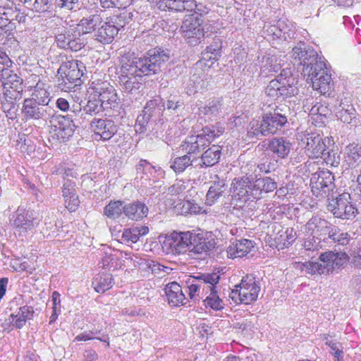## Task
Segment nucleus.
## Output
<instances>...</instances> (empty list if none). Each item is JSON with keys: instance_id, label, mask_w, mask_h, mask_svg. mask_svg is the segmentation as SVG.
Wrapping results in <instances>:
<instances>
[{"instance_id": "nucleus-1", "label": "nucleus", "mask_w": 361, "mask_h": 361, "mask_svg": "<svg viewBox=\"0 0 361 361\" xmlns=\"http://www.w3.org/2000/svg\"><path fill=\"white\" fill-rule=\"evenodd\" d=\"M169 52L161 48L149 50L142 57L123 56L117 71L118 82L127 93L133 94L142 85V75H154L169 61Z\"/></svg>"}, {"instance_id": "nucleus-2", "label": "nucleus", "mask_w": 361, "mask_h": 361, "mask_svg": "<svg viewBox=\"0 0 361 361\" xmlns=\"http://www.w3.org/2000/svg\"><path fill=\"white\" fill-rule=\"evenodd\" d=\"M163 247L167 253L180 255L188 252L190 258L202 259L214 247V244L190 231H173L165 237Z\"/></svg>"}, {"instance_id": "nucleus-3", "label": "nucleus", "mask_w": 361, "mask_h": 361, "mask_svg": "<svg viewBox=\"0 0 361 361\" xmlns=\"http://www.w3.org/2000/svg\"><path fill=\"white\" fill-rule=\"evenodd\" d=\"M319 262H307L302 264V270L310 274H328L343 268L349 257L345 252L329 251L322 253Z\"/></svg>"}, {"instance_id": "nucleus-4", "label": "nucleus", "mask_w": 361, "mask_h": 361, "mask_svg": "<svg viewBox=\"0 0 361 361\" xmlns=\"http://www.w3.org/2000/svg\"><path fill=\"white\" fill-rule=\"evenodd\" d=\"M298 82L290 68H283L276 78L269 82L265 92L269 97L282 101L298 94Z\"/></svg>"}, {"instance_id": "nucleus-5", "label": "nucleus", "mask_w": 361, "mask_h": 361, "mask_svg": "<svg viewBox=\"0 0 361 361\" xmlns=\"http://www.w3.org/2000/svg\"><path fill=\"white\" fill-rule=\"evenodd\" d=\"M261 290L260 283L252 274L243 276L239 284L235 286L229 298L237 304H251L258 298Z\"/></svg>"}, {"instance_id": "nucleus-6", "label": "nucleus", "mask_w": 361, "mask_h": 361, "mask_svg": "<svg viewBox=\"0 0 361 361\" xmlns=\"http://www.w3.org/2000/svg\"><path fill=\"white\" fill-rule=\"evenodd\" d=\"M303 75L307 82H311L312 88L322 94H329L334 89L331 76L329 74L324 61L319 62L310 73Z\"/></svg>"}, {"instance_id": "nucleus-7", "label": "nucleus", "mask_w": 361, "mask_h": 361, "mask_svg": "<svg viewBox=\"0 0 361 361\" xmlns=\"http://www.w3.org/2000/svg\"><path fill=\"white\" fill-rule=\"evenodd\" d=\"M300 140L304 145L305 154L312 159H318L324 152L328 150V146L331 140L329 137H323L322 135L316 132L305 131L300 135Z\"/></svg>"}, {"instance_id": "nucleus-8", "label": "nucleus", "mask_w": 361, "mask_h": 361, "mask_svg": "<svg viewBox=\"0 0 361 361\" xmlns=\"http://www.w3.org/2000/svg\"><path fill=\"white\" fill-rule=\"evenodd\" d=\"M85 66L83 63L78 60L63 61L58 70V74L62 78L67 89L80 86L81 77L84 74Z\"/></svg>"}, {"instance_id": "nucleus-9", "label": "nucleus", "mask_w": 361, "mask_h": 361, "mask_svg": "<svg viewBox=\"0 0 361 361\" xmlns=\"http://www.w3.org/2000/svg\"><path fill=\"white\" fill-rule=\"evenodd\" d=\"M80 32L75 28L60 27L56 29L55 42L57 46L65 49L78 51L85 47Z\"/></svg>"}, {"instance_id": "nucleus-10", "label": "nucleus", "mask_w": 361, "mask_h": 361, "mask_svg": "<svg viewBox=\"0 0 361 361\" xmlns=\"http://www.w3.org/2000/svg\"><path fill=\"white\" fill-rule=\"evenodd\" d=\"M292 57L295 63L302 66V74L310 73L319 62H322L316 51L304 43H300L292 50Z\"/></svg>"}, {"instance_id": "nucleus-11", "label": "nucleus", "mask_w": 361, "mask_h": 361, "mask_svg": "<svg viewBox=\"0 0 361 361\" xmlns=\"http://www.w3.org/2000/svg\"><path fill=\"white\" fill-rule=\"evenodd\" d=\"M350 195L343 193L336 198L329 200L327 209L336 218L342 219H353L357 214V209L350 202Z\"/></svg>"}, {"instance_id": "nucleus-12", "label": "nucleus", "mask_w": 361, "mask_h": 361, "mask_svg": "<svg viewBox=\"0 0 361 361\" xmlns=\"http://www.w3.org/2000/svg\"><path fill=\"white\" fill-rule=\"evenodd\" d=\"M199 16L201 17L199 14L188 16L183 21L180 27L183 37L192 45L200 42V39L204 36V29L202 26V20Z\"/></svg>"}, {"instance_id": "nucleus-13", "label": "nucleus", "mask_w": 361, "mask_h": 361, "mask_svg": "<svg viewBox=\"0 0 361 361\" xmlns=\"http://www.w3.org/2000/svg\"><path fill=\"white\" fill-rule=\"evenodd\" d=\"M334 177L329 171H319L312 175L310 184L313 194L318 198L328 197L334 188Z\"/></svg>"}, {"instance_id": "nucleus-14", "label": "nucleus", "mask_w": 361, "mask_h": 361, "mask_svg": "<svg viewBox=\"0 0 361 361\" xmlns=\"http://www.w3.org/2000/svg\"><path fill=\"white\" fill-rule=\"evenodd\" d=\"M53 114L52 106H44L30 97L25 99L23 102L21 114L25 121L44 119Z\"/></svg>"}, {"instance_id": "nucleus-15", "label": "nucleus", "mask_w": 361, "mask_h": 361, "mask_svg": "<svg viewBox=\"0 0 361 361\" xmlns=\"http://www.w3.org/2000/svg\"><path fill=\"white\" fill-rule=\"evenodd\" d=\"M281 109L276 108L273 111L265 113L262 121L268 134H275L280 130L288 122L287 116L282 113Z\"/></svg>"}, {"instance_id": "nucleus-16", "label": "nucleus", "mask_w": 361, "mask_h": 361, "mask_svg": "<svg viewBox=\"0 0 361 361\" xmlns=\"http://www.w3.org/2000/svg\"><path fill=\"white\" fill-rule=\"evenodd\" d=\"M90 127L103 140H110L118 131L115 122L108 118H94L90 123Z\"/></svg>"}, {"instance_id": "nucleus-17", "label": "nucleus", "mask_w": 361, "mask_h": 361, "mask_svg": "<svg viewBox=\"0 0 361 361\" xmlns=\"http://www.w3.org/2000/svg\"><path fill=\"white\" fill-rule=\"evenodd\" d=\"M116 22L111 18L108 22H103L95 30L94 39L102 44L111 43L117 35L122 25H116Z\"/></svg>"}, {"instance_id": "nucleus-18", "label": "nucleus", "mask_w": 361, "mask_h": 361, "mask_svg": "<svg viewBox=\"0 0 361 361\" xmlns=\"http://www.w3.org/2000/svg\"><path fill=\"white\" fill-rule=\"evenodd\" d=\"M54 125L56 135L58 139L62 142H66L69 137H72L75 130V125L73 121L68 116H57Z\"/></svg>"}, {"instance_id": "nucleus-19", "label": "nucleus", "mask_w": 361, "mask_h": 361, "mask_svg": "<svg viewBox=\"0 0 361 361\" xmlns=\"http://www.w3.org/2000/svg\"><path fill=\"white\" fill-rule=\"evenodd\" d=\"M228 105L221 98L209 100L207 104L199 108V113L212 119L228 113Z\"/></svg>"}, {"instance_id": "nucleus-20", "label": "nucleus", "mask_w": 361, "mask_h": 361, "mask_svg": "<svg viewBox=\"0 0 361 361\" xmlns=\"http://www.w3.org/2000/svg\"><path fill=\"white\" fill-rule=\"evenodd\" d=\"M334 225L328 221L319 216H312L305 224V231L313 235H328L329 238L330 231L334 228Z\"/></svg>"}, {"instance_id": "nucleus-21", "label": "nucleus", "mask_w": 361, "mask_h": 361, "mask_svg": "<svg viewBox=\"0 0 361 361\" xmlns=\"http://www.w3.org/2000/svg\"><path fill=\"white\" fill-rule=\"evenodd\" d=\"M11 225L20 234H24L31 231L35 226L28 212L22 208H18L13 216Z\"/></svg>"}, {"instance_id": "nucleus-22", "label": "nucleus", "mask_w": 361, "mask_h": 361, "mask_svg": "<svg viewBox=\"0 0 361 361\" xmlns=\"http://www.w3.org/2000/svg\"><path fill=\"white\" fill-rule=\"evenodd\" d=\"M292 148V143L286 137H276L272 138L268 144V149L278 158H286Z\"/></svg>"}, {"instance_id": "nucleus-23", "label": "nucleus", "mask_w": 361, "mask_h": 361, "mask_svg": "<svg viewBox=\"0 0 361 361\" xmlns=\"http://www.w3.org/2000/svg\"><path fill=\"white\" fill-rule=\"evenodd\" d=\"M205 137L199 135L188 137L181 145L182 149L186 153V155L195 158V155L200 153L207 146Z\"/></svg>"}, {"instance_id": "nucleus-24", "label": "nucleus", "mask_w": 361, "mask_h": 361, "mask_svg": "<svg viewBox=\"0 0 361 361\" xmlns=\"http://www.w3.org/2000/svg\"><path fill=\"white\" fill-rule=\"evenodd\" d=\"M165 293L169 304L173 307H178L185 304L186 298L182 288L176 282L168 283L165 287Z\"/></svg>"}, {"instance_id": "nucleus-25", "label": "nucleus", "mask_w": 361, "mask_h": 361, "mask_svg": "<svg viewBox=\"0 0 361 361\" xmlns=\"http://www.w3.org/2000/svg\"><path fill=\"white\" fill-rule=\"evenodd\" d=\"M123 214L130 219L138 221L147 217L149 209L142 202L136 201L123 205Z\"/></svg>"}, {"instance_id": "nucleus-26", "label": "nucleus", "mask_w": 361, "mask_h": 361, "mask_svg": "<svg viewBox=\"0 0 361 361\" xmlns=\"http://www.w3.org/2000/svg\"><path fill=\"white\" fill-rule=\"evenodd\" d=\"M34 311L32 307L27 305L22 306L18 309V311L12 313L9 318V323L13 328H23L27 319H31L33 317Z\"/></svg>"}, {"instance_id": "nucleus-27", "label": "nucleus", "mask_w": 361, "mask_h": 361, "mask_svg": "<svg viewBox=\"0 0 361 361\" xmlns=\"http://www.w3.org/2000/svg\"><path fill=\"white\" fill-rule=\"evenodd\" d=\"M99 97L105 110L113 109L117 111L120 107V99L116 90L109 85L99 93Z\"/></svg>"}, {"instance_id": "nucleus-28", "label": "nucleus", "mask_w": 361, "mask_h": 361, "mask_svg": "<svg viewBox=\"0 0 361 361\" xmlns=\"http://www.w3.org/2000/svg\"><path fill=\"white\" fill-rule=\"evenodd\" d=\"M225 180L215 175L212 180L209 190L206 196V202L209 205H212L214 202L222 196L226 190Z\"/></svg>"}, {"instance_id": "nucleus-29", "label": "nucleus", "mask_w": 361, "mask_h": 361, "mask_svg": "<svg viewBox=\"0 0 361 361\" xmlns=\"http://www.w3.org/2000/svg\"><path fill=\"white\" fill-rule=\"evenodd\" d=\"M35 78H38V80L30 98L44 106H52L51 105V97L48 91L47 85L40 81L38 75H35Z\"/></svg>"}, {"instance_id": "nucleus-30", "label": "nucleus", "mask_w": 361, "mask_h": 361, "mask_svg": "<svg viewBox=\"0 0 361 361\" xmlns=\"http://www.w3.org/2000/svg\"><path fill=\"white\" fill-rule=\"evenodd\" d=\"M253 247L254 243L252 240L242 239L230 245L227 248V254L229 257L233 259L243 257L247 255Z\"/></svg>"}, {"instance_id": "nucleus-31", "label": "nucleus", "mask_w": 361, "mask_h": 361, "mask_svg": "<svg viewBox=\"0 0 361 361\" xmlns=\"http://www.w3.org/2000/svg\"><path fill=\"white\" fill-rule=\"evenodd\" d=\"M159 7L178 12L191 11L197 8V4L194 0H163L159 3Z\"/></svg>"}, {"instance_id": "nucleus-32", "label": "nucleus", "mask_w": 361, "mask_h": 361, "mask_svg": "<svg viewBox=\"0 0 361 361\" xmlns=\"http://www.w3.org/2000/svg\"><path fill=\"white\" fill-rule=\"evenodd\" d=\"M102 23V18L99 15L94 14L90 15L87 18H83L78 24V31L82 34H87L94 32Z\"/></svg>"}, {"instance_id": "nucleus-33", "label": "nucleus", "mask_w": 361, "mask_h": 361, "mask_svg": "<svg viewBox=\"0 0 361 361\" xmlns=\"http://www.w3.org/2000/svg\"><path fill=\"white\" fill-rule=\"evenodd\" d=\"M5 89L4 96L7 102H10L11 105L14 102L20 100L23 97V80H17L14 83H11L4 86Z\"/></svg>"}, {"instance_id": "nucleus-34", "label": "nucleus", "mask_w": 361, "mask_h": 361, "mask_svg": "<svg viewBox=\"0 0 361 361\" xmlns=\"http://www.w3.org/2000/svg\"><path fill=\"white\" fill-rule=\"evenodd\" d=\"M149 233L147 226L133 227L124 229L121 235L123 243L133 244L137 243L141 236Z\"/></svg>"}, {"instance_id": "nucleus-35", "label": "nucleus", "mask_w": 361, "mask_h": 361, "mask_svg": "<svg viewBox=\"0 0 361 361\" xmlns=\"http://www.w3.org/2000/svg\"><path fill=\"white\" fill-rule=\"evenodd\" d=\"M252 182V179L247 176L234 178L231 187L233 196L238 200L244 195L245 196V192H244L246 189H250L249 187L251 186Z\"/></svg>"}, {"instance_id": "nucleus-36", "label": "nucleus", "mask_w": 361, "mask_h": 361, "mask_svg": "<svg viewBox=\"0 0 361 361\" xmlns=\"http://www.w3.org/2000/svg\"><path fill=\"white\" fill-rule=\"evenodd\" d=\"M337 111L336 116L344 123L350 125V127H355L360 122L357 117L356 111L352 105H347V108L341 106Z\"/></svg>"}, {"instance_id": "nucleus-37", "label": "nucleus", "mask_w": 361, "mask_h": 361, "mask_svg": "<svg viewBox=\"0 0 361 361\" xmlns=\"http://www.w3.org/2000/svg\"><path fill=\"white\" fill-rule=\"evenodd\" d=\"M221 155V147L219 145H213L207 149L202 155L201 160L202 164L205 166H214L219 161Z\"/></svg>"}, {"instance_id": "nucleus-38", "label": "nucleus", "mask_w": 361, "mask_h": 361, "mask_svg": "<svg viewBox=\"0 0 361 361\" xmlns=\"http://www.w3.org/2000/svg\"><path fill=\"white\" fill-rule=\"evenodd\" d=\"M113 278L110 274H99L92 281V286L97 293H104L113 286Z\"/></svg>"}, {"instance_id": "nucleus-39", "label": "nucleus", "mask_w": 361, "mask_h": 361, "mask_svg": "<svg viewBox=\"0 0 361 361\" xmlns=\"http://www.w3.org/2000/svg\"><path fill=\"white\" fill-rule=\"evenodd\" d=\"M199 282L203 286V291L208 293V290H216L220 276L217 273L202 274L199 277Z\"/></svg>"}, {"instance_id": "nucleus-40", "label": "nucleus", "mask_w": 361, "mask_h": 361, "mask_svg": "<svg viewBox=\"0 0 361 361\" xmlns=\"http://www.w3.org/2000/svg\"><path fill=\"white\" fill-rule=\"evenodd\" d=\"M330 233L329 239L338 245H347L353 239L349 233L341 231L336 226L331 228Z\"/></svg>"}, {"instance_id": "nucleus-41", "label": "nucleus", "mask_w": 361, "mask_h": 361, "mask_svg": "<svg viewBox=\"0 0 361 361\" xmlns=\"http://www.w3.org/2000/svg\"><path fill=\"white\" fill-rule=\"evenodd\" d=\"M123 202L120 200L111 201L104 208V214L110 219H116L123 213Z\"/></svg>"}, {"instance_id": "nucleus-42", "label": "nucleus", "mask_w": 361, "mask_h": 361, "mask_svg": "<svg viewBox=\"0 0 361 361\" xmlns=\"http://www.w3.org/2000/svg\"><path fill=\"white\" fill-rule=\"evenodd\" d=\"M208 295L204 300V304L206 307H210L214 310H220L224 308V302L219 298L217 289L208 290Z\"/></svg>"}, {"instance_id": "nucleus-43", "label": "nucleus", "mask_w": 361, "mask_h": 361, "mask_svg": "<svg viewBox=\"0 0 361 361\" xmlns=\"http://www.w3.org/2000/svg\"><path fill=\"white\" fill-rule=\"evenodd\" d=\"M75 173L71 169H68L64 171L63 173V196L64 198L68 197V196L75 195V183L71 180L67 179L68 176L74 177Z\"/></svg>"}, {"instance_id": "nucleus-44", "label": "nucleus", "mask_w": 361, "mask_h": 361, "mask_svg": "<svg viewBox=\"0 0 361 361\" xmlns=\"http://www.w3.org/2000/svg\"><path fill=\"white\" fill-rule=\"evenodd\" d=\"M195 158H191L190 156L183 155L176 157L171 161V168L176 173L184 171L188 166H191Z\"/></svg>"}, {"instance_id": "nucleus-45", "label": "nucleus", "mask_w": 361, "mask_h": 361, "mask_svg": "<svg viewBox=\"0 0 361 361\" xmlns=\"http://www.w3.org/2000/svg\"><path fill=\"white\" fill-rule=\"evenodd\" d=\"M346 161L350 166H353L361 160V146L350 144L346 147Z\"/></svg>"}, {"instance_id": "nucleus-46", "label": "nucleus", "mask_w": 361, "mask_h": 361, "mask_svg": "<svg viewBox=\"0 0 361 361\" xmlns=\"http://www.w3.org/2000/svg\"><path fill=\"white\" fill-rule=\"evenodd\" d=\"M255 181L257 190H259L260 198H262L263 192H272L277 188V183L269 177L257 178Z\"/></svg>"}, {"instance_id": "nucleus-47", "label": "nucleus", "mask_w": 361, "mask_h": 361, "mask_svg": "<svg viewBox=\"0 0 361 361\" xmlns=\"http://www.w3.org/2000/svg\"><path fill=\"white\" fill-rule=\"evenodd\" d=\"M319 158L322 159L327 165L337 167L340 164L341 157L338 149H331L330 145L328 146V150L324 152V154Z\"/></svg>"}, {"instance_id": "nucleus-48", "label": "nucleus", "mask_w": 361, "mask_h": 361, "mask_svg": "<svg viewBox=\"0 0 361 361\" xmlns=\"http://www.w3.org/2000/svg\"><path fill=\"white\" fill-rule=\"evenodd\" d=\"M264 122L252 120L250 121L248 127L247 135L250 137H259V136H267L268 135L267 131L264 128Z\"/></svg>"}, {"instance_id": "nucleus-49", "label": "nucleus", "mask_w": 361, "mask_h": 361, "mask_svg": "<svg viewBox=\"0 0 361 361\" xmlns=\"http://www.w3.org/2000/svg\"><path fill=\"white\" fill-rule=\"evenodd\" d=\"M104 110L99 97L98 98L93 97L89 99L86 105L83 106V111L91 116L98 114Z\"/></svg>"}, {"instance_id": "nucleus-50", "label": "nucleus", "mask_w": 361, "mask_h": 361, "mask_svg": "<svg viewBox=\"0 0 361 361\" xmlns=\"http://www.w3.org/2000/svg\"><path fill=\"white\" fill-rule=\"evenodd\" d=\"M0 80L4 86L14 83L17 80H23L17 74L8 69L6 66H0Z\"/></svg>"}, {"instance_id": "nucleus-51", "label": "nucleus", "mask_w": 361, "mask_h": 361, "mask_svg": "<svg viewBox=\"0 0 361 361\" xmlns=\"http://www.w3.org/2000/svg\"><path fill=\"white\" fill-rule=\"evenodd\" d=\"M175 207L182 215L192 213L197 214L200 212V207L199 206L188 200H184L177 204Z\"/></svg>"}, {"instance_id": "nucleus-52", "label": "nucleus", "mask_w": 361, "mask_h": 361, "mask_svg": "<svg viewBox=\"0 0 361 361\" xmlns=\"http://www.w3.org/2000/svg\"><path fill=\"white\" fill-rule=\"evenodd\" d=\"M188 295L191 300H198L200 298V290H203V286L199 282L198 278H193L192 281H187Z\"/></svg>"}, {"instance_id": "nucleus-53", "label": "nucleus", "mask_w": 361, "mask_h": 361, "mask_svg": "<svg viewBox=\"0 0 361 361\" xmlns=\"http://www.w3.org/2000/svg\"><path fill=\"white\" fill-rule=\"evenodd\" d=\"M190 81L193 82L195 91L202 90L207 87L208 85L207 75L202 70H198L190 78Z\"/></svg>"}, {"instance_id": "nucleus-54", "label": "nucleus", "mask_w": 361, "mask_h": 361, "mask_svg": "<svg viewBox=\"0 0 361 361\" xmlns=\"http://www.w3.org/2000/svg\"><path fill=\"white\" fill-rule=\"evenodd\" d=\"M17 8L12 0H0V14L16 17Z\"/></svg>"}, {"instance_id": "nucleus-55", "label": "nucleus", "mask_w": 361, "mask_h": 361, "mask_svg": "<svg viewBox=\"0 0 361 361\" xmlns=\"http://www.w3.org/2000/svg\"><path fill=\"white\" fill-rule=\"evenodd\" d=\"M320 243L321 240L319 238L310 234V236L304 240L302 245L305 250L314 252L319 250L322 247Z\"/></svg>"}, {"instance_id": "nucleus-56", "label": "nucleus", "mask_w": 361, "mask_h": 361, "mask_svg": "<svg viewBox=\"0 0 361 361\" xmlns=\"http://www.w3.org/2000/svg\"><path fill=\"white\" fill-rule=\"evenodd\" d=\"M143 112L149 114L151 119L157 118L161 113V109L157 105L156 100L149 101L144 107Z\"/></svg>"}, {"instance_id": "nucleus-57", "label": "nucleus", "mask_w": 361, "mask_h": 361, "mask_svg": "<svg viewBox=\"0 0 361 361\" xmlns=\"http://www.w3.org/2000/svg\"><path fill=\"white\" fill-rule=\"evenodd\" d=\"M221 47V46L219 42H215V44L208 46L202 53L203 58L204 59L217 60L218 56H220Z\"/></svg>"}, {"instance_id": "nucleus-58", "label": "nucleus", "mask_w": 361, "mask_h": 361, "mask_svg": "<svg viewBox=\"0 0 361 361\" xmlns=\"http://www.w3.org/2000/svg\"><path fill=\"white\" fill-rule=\"evenodd\" d=\"M256 181H253L251 183V186L249 187L250 189H246L244 192H245V196L244 195L243 197H240V200L243 202L247 201H254L256 200L260 199L259 190H257Z\"/></svg>"}, {"instance_id": "nucleus-59", "label": "nucleus", "mask_w": 361, "mask_h": 361, "mask_svg": "<svg viewBox=\"0 0 361 361\" xmlns=\"http://www.w3.org/2000/svg\"><path fill=\"white\" fill-rule=\"evenodd\" d=\"M114 251L110 250L109 252H104V255L99 262V265L103 269H110L114 267V263L118 259V257L114 253Z\"/></svg>"}, {"instance_id": "nucleus-60", "label": "nucleus", "mask_w": 361, "mask_h": 361, "mask_svg": "<svg viewBox=\"0 0 361 361\" xmlns=\"http://www.w3.org/2000/svg\"><path fill=\"white\" fill-rule=\"evenodd\" d=\"M56 5L61 8L70 11H77L82 6L81 0H56Z\"/></svg>"}, {"instance_id": "nucleus-61", "label": "nucleus", "mask_w": 361, "mask_h": 361, "mask_svg": "<svg viewBox=\"0 0 361 361\" xmlns=\"http://www.w3.org/2000/svg\"><path fill=\"white\" fill-rule=\"evenodd\" d=\"M130 2L131 0H100V4L104 8H126Z\"/></svg>"}, {"instance_id": "nucleus-62", "label": "nucleus", "mask_w": 361, "mask_h": 361, "mask_svg": "<svg viewBox=\"0 0 361 361\" xmlns=\"http://www.w3.org/2000/svg\"><path fill=\"white\" fill-rule=\"evenodd\" d=\"M326 344L330 348L331 353L334 355L335 358L340 360L343 357V347L339 342L327 340Z\"/></svg>"}, {"instance_id": "nucleus-63", "label": "nucleus", "mask_w": 361, "mask_h": 361, "mask_svg": "<svg viewBox=\"0 0 361 361\" xmlns=\"http://www.w3.org/2000/svg\"><path fill=\"white\" fill-rule=\"evenodd\" d=\"M53 0H35L34 3L32 2V10L37 12L46 11L49 8Z\"/></svg>"}, {"instance_id": "nucleus-64", "label": "nucleus", "mask_w": 361, "mask_h": 361, "mask_svg": "<svg viewBox=\"0 0 361 361\" xmlns=\"http://www.w3.org/2000/svg\"><path fill=\"white\" fill-rule=\"evenodd\" d=\"M183 106L182 100L178 99L177 97H170L164 106L166 109L176 112L179 108Z\"/></svg>"}]
</instances>
